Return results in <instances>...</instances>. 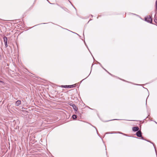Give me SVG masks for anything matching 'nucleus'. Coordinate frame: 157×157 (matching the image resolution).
Segmentation results:
<instances>
[{"mask_svg":"<svg viewBox=\"0 0 157 157\" xmlns=\"http://www.w3.org/2000/svg\"><path fill=\"white\" fill-rule=\"evenodd\" d=\"M145 21L151 23L152 20L150 16H147L145 18Z\"/></svg>","mask_w":157,"mask_h":157,"instance_id":"nucleus-1","label":"nucleus"},{"mask_svg":"<svg viewBox=\"0 0 157 157\" xmlns=\"http://www.w3.org/2000/svg\"><path fill=\"white\" fill-rule=\"evenodd\" d=\"M136 134L137 136L139 137H141L142 136L141 132L140 131H138L136 132Z\"/></svg>","mask_w":157,"mask_h":157,"instance_id":"nucleus-2","label":"nucleus"},{"mask_svg":"<svg viewBox=\"0 0 157 157\" xmlns=\"http://www.w3.org/2000/svg\"><path fill=\"white\" fill-rule=\"evenodd\" d=\"M139 129V128L137 127H134L132 128V130L134 132L138 131Z\"/></svg>","mask_w":157,"mask_h":157,"instance_id":"nucleus-3","label":"nucleus"},{"mask_svg":"<svg viewBox=\"0 0 157 157\" xmlns=\"http://www.w3.org/2000/svg\"><path fill=\"white\" fill-rule=\"evenodd\" d=\"M72 107L73 109L75 111H77L78 109V108L74 104H72Z\"/></svg>","mask_w":157,"mask_h":157,"instance_id":"nucleus-4","label":"nucleus"},{"mask_svg":"<svg viewBox=\"0 0 157 157\" xmlns=\"http://www.w3.org/2000/svg\"><path fill=\"white\" fill-rule=\"evenodd\" d=\"M21 103V101L19 100H18L16 102L15 104L16 105L18 106Z\"/></svg>","mask_w":157,"mask_h":157,"instance_id":"nucleus-5","label":"nucleus"},{"mask_svg":"<svg viewBox=\"0 0 157 157\" xmlns=\"http://www.w3.org/2000/svg\"><path fill=\"white\" fill-rule=\"evenodd\" d=\"M3 39L4 40V42L5 43H7V37L6 36H4V37Z\"/></svg>","mask_w":157,"mask_h":157,"instance_id":"nucleus-6","label":"nucleus"},{"mask_svg":"<svg viewBox=\"0 0 157 157\" xmlns=\"http://www.w3.org/2000/svg\"><path fill=\"white\" fill-rule=\"evenodd\" d=\"M72 118L74 119H75L77 118V116L75 115H73L72 116Z\"/></svg>","mask_w":157,"mask_h":157,"instance_id":"nucleus-7","label":"nucleus"},{"mask_svg":"<svg viewBox=\"0 0 157 157\" xmlns=\"http://www.w3.org/2000/svg\"><path fill=\"white\" fill-rule=\"evenodd\" d=\"M65 86H64V87H66ZM68 86H70V87H73V85Z\"/></svg>","mask_w":157,"mask_h":157,"instance_id":"nucleus-8","label":"nucleus"},{"mask_svg":"<svg viewBox=\"0 0 157 157\" xmlns=\"http://www.w3.org/2000/svg\"><path fill=\"white\" fill-rule=\"evenodd\" d=\"M5 47H7V46H8L7 43H5Z\"/></svg>","mask_w":157,"mask_h":157,"instance_id":"nucleus-9","label":"nucleus"},{"mask_svg":"<svg viewBox=\"0 0 157 157\" xmlns=\"http://www.w3.org/2000/svg\"><path fill=\"white\" fill-rule=\"evenodd\" d=\"M155 5H156V8L157 9V0L156 1Z\"/></svg>","mask_w":157,"mask_h":157,"instance_id":"nucleus-10","label":"nucleus"},{"mask_svg":"<svg viewBox=\"0 0 157 157\" xmlns=\"http://www.w3.org/2000/svg\"><path fill=\"white\" fill-rule=\"evenodd\" d=\"M0 82H1V83H4V82L3 81H0Z\"/></svg>","mask_w":157,"mask_h":157,"instance_id":"nucleus-11","label":"nucleus"},{"mask_svg":"<svg viewBox=\"0 0 157 157\" xmlns=\"http://www.w3.org/2000/svg\"><path fill=\"white\" fill-rule=\"evenodd\" d=\"M70 105L71 106H72V104H70Z\"/></svg>","mask_w":157,"mask_h":157,"instance_id":"nucleus-12","label":"nucleus"}]
</instances>
